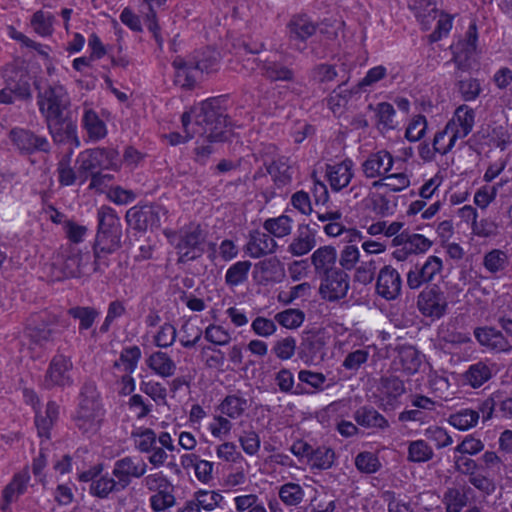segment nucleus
<instances>
[{"instance_id":"1","label":"nucleus","mask_w":512,"mask_h":512,"mask_svg":"<svg viewBox=\"0 0 512 512\" xmlns=\"http://www.w3.org/2000/svg\"><path fill=\"white\" fill-rule=\"evenodd\" d=\"M187 138L199 136L195 147V160L204 164L212 154L214 142L226 141L229 136L226 116L223 115L220 100L210 98L185 111L181 117Z\"/></svg>"},{"instance_id":"2","label":"nucleus","mask_w":512,"mask_h":512,"mask_svg":"<svg viewBox=\"0 0 512 512\" xmlns=\"http://www.w3.org/2000/svg\"><path fill=\"white\" fill-rule=\"evenodd\" d=\"M37 104L55 142H63L65 137H75L76 125L73 123L66 124L65 135L61 132L63 113L70 105L69 95L63 85L53 84L40 92Z\"/></svg>"},{"instance_id":"3","label":"nucleus","mask_w":512,"mask_h":512,"mask_svg":"<svg viewBox=\"0 0 512 512\" xmlns=\"http://www.w3.org/2000/svg\"><path fill=\"white\" fill-rule=\"evenodd\" d=\"M131 439L138 452L148 454V463L156 469L165 465L168 452L176 450L171 434L166 431L157 434L151 428L138 427L132 430Z\"/></svg>"},{"instance_id":"4","label":"nucleus","mask_w":512,"mask_h":512,"mask_svg":"<svg viewBox=\"0 0 512 512\" xmlns=\"http://www.w3.org/2000/svg\"><path fill=\"white\" fill-rule=\"evenodd\" d=\"M104 414L105 411L96 387L92 384H85L81 388L78 406L73 415L75 426L83 434L93 435L99 431Z\"/></svg>"},{"instance_id":"5","label":"nucleus","mask_w":512,"mask_h":512,"mask_svg":"<svg viewBox=\"0 0 512 512\" xmlns=\"http://www.w3.org/2000/svg\"><path fill=\"white\" fill-rule=\"evenodd\" d=\"M433 241L419 233L404 230L400 236L391 240L394 248L392 258L397 262H404L413 255L424 254L430 250Z\"/></svg>"},{"instance_id":"6","label":"nucleus","mask_w":512,"mask_h":512,"mask_svg":"<svg viewBox=\"0 0 512 512\" xmlns=\"http://www.w3.org/2000/svg\"><path fill=\"white\" fill-rule=\"evenodd\" d=\"M205 236L200 225L191 223L182 228L178 236L171 238V242L175 243L177 254L181 262H187L196 259L202 254V244Z\"/></svg>"},{"instance_id":"7","label":"nucleus","mask_w":512,"mask_h":512,"mask_svg":"<svg viewBox=\"0 0 512 512\" xmlns=\"http://www.w3.org/2000/svg\"><path fill=\"white\" fill-rule=\"evenodd\" d=\"M417 307L423 316L438 320L448 310L449 296L439 286L432 285L418 295Z\"/></svg>"},{"instance_id":"8","label":"nucleus","mask_w":512,"mask_h":512,"mask_svg":"<svg viewBox=\"0 0 512 512\" xmlns=\"http://www.w3.org/2000/svg\"><path fill=\"white\" fill-rule=\"evenodd\" d=\"M405 393V385L397 377L381 378L373 393L374 403L384 412L394 411L400 405V398Z\"/></svg>"},{"instance_id":"9","label":"nucleus","mask_w":512,"mask_h":512,"mask_svg":"<svg viewBox=\"0 0 512 512\" xmlns=\"http://www.w3.org/2000/svg\"><path fill=\"white\" fill-rule=\"evenodd\" d=\"M73 362L69 356L64 354L55 355L47 368L44 377L46 388H66L74 385Z\"/></svg>"},{"instance_id":"10","label":"nucleus","mask_w":512,"mask_h":512,"mask_svg":"<svg viewBox=\"0 0 512 512\" xmlns=\"http://www.w3.org/2000/svg\"><path fill=\"white\" fill-rule=\"evenodd\" d=\"M391 152L386 149H380L369 153L361 162L360 170L364 178L368 180H379L398 163Z\"/></svg>"},{"instance_id":"11","label":"nucleus","mask_w":512,"mask_h":512,"mask_svg":"<svg viewBox=\"0 0 512 512\" xmlns=\"http://www.w3.org/2000/svg\"><path fill=\"white\" fill-rule=\"evenodd\" d=\"M80 480L83 482H91L90 493L99 498H106L113 492L123 490L119 480H115L114 476L109 473H103L100 466L86 471L80 475Z\"/></svg>"},{"instance_id":"12","label":"nucleus","mask_w":512,"mask_h":512,"mask_svg":"<svg viewBox=\"0 0 512 512\" xmlns=\"http://www.w3.org/2000/svg\"><path fill=\"white\" fill-rule=\"evenodd\" d=\"M167 215V210L160 205H146L137 209L133 207L127 211L126 219L130 226L138 230L158 227L161 219Z\"/></svg>"},{"instance_id":"13","label":"nucleus","mask_w":512,"mask_h":512,"mask_svg":"<svg viewBox=\"0 0 512 512\" xmlns=\"http://www.w3.org/2000/svg\"><path fill=\"white\" fill-rule=\"evenodd\" d=\"M148 464L138 456H125L114 463L112 475L126 488L132 478H141L146 474Z\"/></svg>"},{"instance_id":"14","label":"nucleus","mask_w":512,"mask_h":512,"mask_svg":"<svg viewBox=\"0 0 512 512\" xmlns=\"http://www.w3.org/2000/svg\"><path fill=\"white\" fill-rule=\"evenodd\" d=\"M443 268V261L440 257L431 255L421 266H415L407 273V285L410 289H418L428 283L440 273Z\"/></svg>"},{"instance_id":"15","label":"nucleus","mask_w":512,"mask_h":512,"mask_svg":"<svg viewBox=\"0 0 512 512\" xmlns=\"http://www.w3.org/2000/svg\"><path fill=\"white\" fill-rule=\"evenodd\" d=\"M354 174V163L351 159L327 164L325 168V178L334 192H339L348 187Z\"/></svg>"},{"instance_id":"16","label":"nucleus","mask_w":512,"mask_h":512,"mask_svg":"<svg viewBox=\"0 0 512 512\" xmlns=\"http://www.w3.org/2000/svg\"><path fill=\"white\" fill-rule=\"evenodd\" d=\"M349 289V276L342 270L324 275L319 292L328 301L339 300L346 296Z\"/></svg>"},{"instance_id":"17","label":"nucleus","mask_w":512,"mask_h":512,"mask_svg":"<svg viewBox=\"0 0 512 512\" xmlns=\"http://www.w3.org/2000/svg\"><path fill=\"white\" fill-rule=\"evenodd\" d=\"M277 247V242L266 231L253 230L249 232L244 251L250 258L258 259L273 254Z\"/></svg>"},{"instance_id":"18","label":"nucleus","mask_w":512,"mask_h":512,"mask_svg":"<svg viewBox=\"0 0 512 512\" xmlns=\"http://www.w3.org/2000/svg\"><path fill=\"white\" fill-rule=\"evenodd\" d=\"M402 280L399 272L391 265H385L378 273L376 291L386 300L395 299L401 292Z\"/></svg>"},{"instance_id":"19","label":"nucleus","mask_w":512,"mask_h":512,"mask_svg":"<svg viewBox=\"0 0 512 512\" xmlns=\"http://www.w3.org/2000/svg\"><path fill=\"white\" fill-rule=\"evenodd\" d=\"M412 177L411 170L396 167L395 171L390 170L382 179L372 181L371 188L376 190L386 188L390 192L399 193L411 186Z\"/></svg>"},{"instance_id":"20","label":"nucleus","mask_w":512,"mask_h":512,"mask_svg":"<svg viewBox=\"0 0 512 512\" xmlns=\"http://www.w3.org/2000/svg\"><path fill=\"white\" fill-rule=\"evenodd\" d=\"M10 139L23 152L31 153L36 150L47 152L50 149L49 142L45 137L37 136L23 128L12 129Z\"/></svg>"},{"instance_id":"21","label":"nucleus","mask_w":512,"mask_h":512,"mask_svg":"<svg viewBox=\"0 0 512 512\" xmlns=\"http://www.w3.org/2000/svg\"><path fill=\"white\" fill-rule=\"evenodd\" d=\"M475 116V111L471 107L460 105L446 125L452 129V132L459 139H464L473 130Z\"/></svg>"},{"instance_id":"22","label":"nucleus","mask_w":512,"mask_h":512,"mask_svg":"<svg viewBox=\"0 0 512 512\" xmlns=\"http://www.w3.org/2000/svg\"><path fill=\"white\" fill-rule=\"evenodd\" d=\"M474 336L483 347L495 352H509L512 344L503 334L492 327H478L474 330Z\"/></svg>"},{"instance_id":"23","label":"nucleus","mask_w":512,"mask_h":512,"mask_svg":"<svg viewBox=\"0 0 512 512\" xmlns=\"http://www.w3.org/2000/svg\"><path fill=\"white\" fill-rule=\"evenodd\" d=\"M316 231L308 225H301L287 246V251L295 257L308 254L316 246Z\"/></svg>"},{"instance_id":"24","label":"nucleus","mask_w":512,"mask_h":512,"mask_svg":"<svg viewBox=\"0 0 512 512\" xmlns=\"http://www.w3.org/2000/svg\"><path fill=\"white\" fill-rule=\"evenodd\" d=\"M337 251L335 247L326 245L316 249L311 255V263L317 275H327L339 270L336 267Z\"/></svg>"},{"instance_id":"25","label":"nucleus","mask_w":512,"mask_h":512,"mask_svg":"<svg viewBox=\"0 0 512 512\" xmlns=\"http://www.w3.org/2000/svg\"><path fill=\"white\" fill-rule=\"evenodd\" d=\"M172 65L175 70V84L182 88H192L201 73L194 60L186 61L177 57L173 60Z\"/></svg>"},{"instance_id":"26","label":"nucleus","mask_w":512,"mask_h":512,"mask_svg":"<svg viewBox=\"0 0 512 512\" xmlns=\"http://www.w3.org/2000/svg\"><path fill=\"white\" fill-rule=\"evenodd\" d=\"M374 190L370 187V191L363 199L364 207L380 218L392 216L395 213L396 204L392 203L386 194Z\"/></svg>"},{"instance_id":"27","label":"nucleus","mask_w":512,"mask_h":512,"mask_svg":"<svg viewBox=\"0 0 512 512\" xmlns=\"http://www.w3.org/2000/svg\"><path fill=\"white\" fill-rule=\"evenodd\" d=\"M121 231L119 232H97L96 242L94 246V265L93 272L101 271L99 264L100 253H112L120 247Z\"/></svg>"},{"instance_id":"28","label":"nucleus","mask_w":512,"mask_h":512,"mask_svg":"<svg viewBox=\"0 0 512 512\" xmlns=\"http://www.w3.org/2000/svg\"><path fill=\"white\" fill-rule=\"evenodd\" d=\"M91 257L89 254L75 253L68 256L61 266V276H56V279L61 278H77L89 273L87 268L90 264Z\"/></svg>"},{"instance_id":"29","label":"nucleus","mask_w":512,"mask_h":512,"mask_svg":"<svg viewBox=\"0 0 512 512\" xmlns=\"http://www.w3.org/2000/svg\"><path fill=\"white\" fill-rule=\"evenodd\" d=\"M356 423L366 429L383 431L389 427L388 420L375 408L362 406L354 413Z\"/></svg>"},{"instance_id":"30","label":"nucleus","mask_w":512,"mask_h":512,"mask_svg":"<svg viewBox=\"0 0 512 512\" xmlns=\"http://www.w3.org/2000/svg\"><path fill=\"white\" fill-rule=\"evenodd\" d=\"M248 409V400L237 394L227 395L217 406V411L231 422L238 420Z\"/></svg>"},{"instance_id":"31","label":"nucleus","mask_w":512,"mask_h":512,"mask_svg":"<svg viewBox=\"0 0 512 512\" xmlns=\"http://www.w3.org/2000/svg\"><path fill=\"white\" fill-rule=\"evenodd\" d=\"M145 362L154 374L162 378L172 377L177 369L175 361L162 351L153 352Z\"/></svg>"},{"instance_id":"32","label":"nucleus","mask_w":512,"mask_h":512,"mask_svg":"<svg viewBox=\"0 0 512 512\" xmlns=\"http://www.w3.org/2000/svg\"><path fill=\"white\" fill-rule=\"evenodd\" d=\"M82 125L92 141H99L107 135L106 124L87 104L84 105Z\"/></svg>"},{"instance_id":"33","label":"nucleus","mask_w":512,"mask_h":512,"mask_svg":"<svg viewBox=\"0 0 512 512\" xmlns=\"http://www.w3.org/2000/svg\"><path fill=\"white\" fill-rule=\"evenodd\" d=\"M30 481V474L27 469L16 473L9 484L6 485L2 492L4 500L3 509H6L13 501L20 495L25 493L28 483Z\"/></svg>"},{"instance_id":"34","label":"nucleus","mask_w":512,"mask_h":512,"mask_svg":"<svg viewBox=\"0 0 512 512\" xmlns=\"http://www.w3.org/2000/svg\"><path fill=\"white\" fill-rule=\"evenodd\" d=\"M316 32V24L306 15L294 16L288 24L291 41L304 42Z\"/></svg>"},{"instance_id":"35","label":"nucleus","mask_w":512,"mask_h":512,"mask_svg":"<svg viewBox=\"0 0 512 512\" xmlns=\"http://www.w3.org/2000/svg\"><path fill=\"white\" fill-rule=\"evenodd\" d=\"M422 363L419 352L412 346H403L399 349L395 364L407 374L416 373Z\"/></svg>"},{"instance_id":"36","label":"nucleus","mask_w":512,"mask_h":512,"mask_svg":"<svg viewBox=\"0 0 512 512\" xmlns=\"http://www.w3.org/2000/svg\"><path fill=\"white\" fill-rule=\"evenodd\" d=\"M258 67L262 74L271 81H292L294 79L293 70L277 61L266 59L260 61Z\"/></svg>"},{"instance_id":"37","label":"nucleus","mask_w":512,"mask_h":512,"mask_svg":"<svg viewBox=\"0 0 512 512\" xmlns=\"http://www.w3.org/2000/svg\"><path fill=\"white\" fill-rule=\"evenodd\" d=\"M409 7L414 11L424 29H428L431 22L437 17L436 0H409Z\"/></svg>"},{"instance_id":"38","label":"nucleus","mask_w":512,"mask_h":512,"mask_svg":"<svg viewBox=\"0 0 512 512\" xmlns=\"http://www.w3.org/2000/svg\"><path fill=\"white\" fill-rule=\"evenodd\" d=\"M353 91L346 88L345 84L338 85L326 98L327 106L336 116L342 115L347 109Z\"/></svg>"},{"instance_id":"39","label":"nucleus","mask_w":512,"mask_h":512,"mask_svg":"<svg viewBox=\"0 0 512 512\" xmlns=\"http://www.w3.org/2000/svg\"><path fill=\"white\" fill-rule=\"evenodd\" d=\"M376 124L381 132L393 130L397 127L396 110L388 102L378 103L375 108Z\"/></svg>"},{"instance_id":"40","label":"nucleus","mask_w":512,"mask_h":512,"mask_svg":"<svg viewBox=\"0 0 512 512\" xmlns=\"http://www.w3.org/2000/svg\"><path fill=\"white\" fill-rule=\"evenodd\" d=\"M434 450L424 439L409 441L407 444V460L412 463H425L432 460Z\"/></svg>"},{"instance_id":"41","label":"nucleus","mask_w":512,"mask_h":512,"mask_svg":"<svg viewBox=\"0 0 512 512\" xmlns=\"http://www.w3.org/2000/svg\"><path fill=\"white\" fill-rule=\"evenodd\" d=\"M193 501L200 510L211 512L221 506L224 497L216 490L199 489L194 492Z\"/></svg>"},{"instance_id":"42","label":"nucleus","mask_w":512,"mask_h":512,"mask_svg":"<svg viewBox=\"0 0 512 512\" xmlns=\"http://www.w3.org/2000/svg\"><path fill=\"white\" fill-rule=\"evenodd\" d=\"M54 23V15L44 10L36 11L30 19V25L33 31L41 37H48L53 34Z\"/></svg>"},{"instance_id":"43","label":"nucleus","mask_w":512,"mask_h":512,"mask_svg":"<svg viewBox=\"0 0 512 512\" xmlns=\"http://www.w3.org/2000/svg\"><path fill=\"white\" fill-rule=\"evenodd\" d=\"M469 490L465 486L448 488L443 497L446 512H460L467 504Z\"/></svg>"},{"instance_id":"44","label":"nucleus","mask_w":512,"mask_h":512,"mask_svg":"<svg viewBox=\"0 0 512 512\" xmlns=\"http://www.w3.org/2000/svg\"><path fill=\"white\" fill-rule=\"evenodd\" d=\"M479 421V411L465 408L451 414L448 423L460 431L469 430L477 425Z\"/></svg>"},{"instance_id":"45","label":"nucleus","mask_w":512,"mask_h":512,"mask_svg":"<svg viewBox=\"0 0 512 512\" xmlns=\"http://www.w3.org/2000/svg\"><path fill=\"white\" fill-rule=\"evenodd\" d=\"M292 224L293 220L289 216L280 215L266 219L263 223V228L270 236L283 238L291 233Z\"/></svg>"},{"instance_id":"46","label":"nucleus","mask_w":512,"mask_h":512,"mask_svg":"<svg viewBox=\"0 0 512 512\" xmlns=\"http://www.w3.org/2000/svg\"><path fill=\"white\" fill-rule=\"evenodd\" d=\"M204 339L216 346H227L232 341V332L221 324L211 323L203 331Z\"/></svg>"},{"instance_id":"47","label":"nucleus","mask_w":512,"mask_h":512,"mask_svg":"<svg viewBox=\"0 0 512 512\" xmlns=\"http://www.w3.org/2000/svg\"><path fill=\"white\" fill-rule=\"evenodd\" d=\"M91 149L80 152L75 161V169H78L80 176V185L84 184L91 174L99 169Z\"/></svg>"},{"instance_id":"48","label":"nucleus","mask_w":512,"mask_h":512,"mask_svg":"<svg viewBox=\"0 0 512 512\" xmlns=\"http://www.w3.org/2000/svg\"><path fill=\"white\" fill-rule=\"evenodd\" d=\"M252 263L248 260L237 261L225 273V282L228 286L236 287L248 279Z\"/></svg>"},{"instance_id":"49","label":"nucleus","mask_w":512,"mask_h":512,"mask_svg":"<svg viewBox=\"0 0 512 512\" xmlns=\"http://www.w3.org/2000/svg\"><path fill=\"white\" fill-rule=\"evenodd\" d=\"M335 460V452L332 448L320 446L312 449L308 464L313 469L327 470L331 468Z\"/></svg>"},{"instance_id":"50","label":"nucleus","mask_w":512,"mask_h":512,"mask_svg":"<svg viewBox=\"0 0 512 512\" xmlns=\"http://www.w3.org/2000/svg\"><path fill=\"white\" fill-rule=\"evenodd\" d=\"M491 376V368L483 362H477L471 365L464 374L466 382L473 388L482 386Z\"/></svg>"},{"instance_id":"51","label":"nucleus","mask_w":512,"mask_h":512,"mask_svg":"<svg viewBox=\"0 0 512 512\" xmlns=\"http://www.w3.org/2000/svg\"><path fill=\"white\" fill-rule=\"evenodd\" d=\"M255 270L263 274L261 281L264 282H278L284 275L281 263L274 258L260 261L256 264Z\"/></svg>"},{"instance_id":"52","label":"nucleus","mask_w":512,"mask_h":512,"mask_svg":"<svg viewBox=\"0 0 512 512\" xmlns=\"http://www.w3.org/2000/svg\"><path fill=\"white\" fill-rule=\"evenodd\" d=\"M232 429L233 423L219 412L207 424V430L211 436L220 441L226 440L230 436Z\"/></svg>"},{"instance_id":"53","label":"nucleus","mask_w":512,"mask_h":512,"mask_svg":"<svg viewBox=\"0 0 512 512\" xmlns=\"http://www.w3.org/2000/svg\"><path fill=\"white\" fill-rule=\"evenodd\" d=\"M98 232L121 231L120 219L114 209L102 206L98 209Z\"/></svg>"},{"instance_id":"54","label":"nucleus","mask_w":512,"mask_h":512,"mask_svg":"<svg viewBox=\"0 0 512 512\" xmlns=\"http://www.w3.org/2000/svg\"><path fill=\"white\" fill-rule=\"evenodd\" d=\"M460 140L447 125L442 131L435 134L433 139V150L435 153L445 155L452 150L456 142Z\"/></svg>"},{"instance_id":"55","label":"nucleus","mask_w":512,"mask_h":512,"mask_svg":"<svg viewBox=\"0 0 512 512\" xmlns=\"http://www.w3.org/2000/svg\"><path fill=\"white\" fill-rule=\"evenodd\" d=\"M141 355L142 353L138 346L127 347L122 350L119 359L115 362V366L125 373L131 374L137 368Z\"/></svg>"},{"instance_id":"56","label":"nucleus","mask_w":512,"mask_h":512,"mask_svg":"<svg viewBox=\"0 0 512 512\" xmlns=\"http://www.w3.org/2000/svg\"><path fill=\"white\" fill-rule=\"evenodd\" d=\"M274 320L282 327L293 330L299 328L303 324L305 320V313L300 309L288 308L278 312L275 315Z\"/></svg>"},{"instance_id":"57","label":"nucleus","mask_w":512,"mask_h":512,"mask_svg":"<svg viewBox=\"0 0 512 512\" xmlns=\"http://www.w3.org/2000/svg\"><path fill=\"white\" fill-rule=\"evenodd\" d=\"M305 497L302 486L298 483H285L279 489V498L287 506L299 505Z\"/></svg>"},{"instance_id":"58","label":"nucleus","mask_w":512,"mask_h":512,"mask_svg":"<svg viewBox=\"0 0 512 512\" xmlns=\"http://www.w3.org/2000/svg\"><path fill=\"white\" fill-rule=\"evenodd\" d=\"M275 382L279 387V390L283 393H292L296 395L309 394L310 391H306L301 385H297L294 388V376L293 373L286 368L279 370L275 375Z\"/></svg>"},{"instance_id":"59","label":"nucleus","mask_w":512,"mask_h":512,"mask_svg":"<svg viewBox=\"0 0 512 512\" xmlns=\"http://www.w3.org/2000/svg\"><path fill=\"white\" fill-rule=\"evenodd\" d=\"M483 265L492 274L501 272L508 265V256L500 249H493L484 255Z\"/></svg>"},{"instance_id":"60","label":"nucleus","mask_w":512,"mask_h":512,"mask_svg":"<svg viewBox=\"0 0 512 512\" xmlns=\"http://www.w3.org/2000/svg\"><path fill=\"white\" fill-rule=\"evenodd\" d=\"M140 391L149 396L156 405L167 404V389L160 382L154 380L142 381Z\"/></svg>"},{"instance_id":"61","label":"nucleus","mask_w":512,"mask_h":512,"mask_svg":"<svg viewBox=\"0 0 512 512\" xmlns=\"http://www.w3.org/2000/svg\"><path fill=\"white\" fill-rule=\"evenodd\" d=\"M200 355L208 368L223 371L226 360L223 351L216 347L205 346L201 349Z\"/></svg>"},{"instance_id":"62","label":"nucleus","mask_w":512,"mask_h":512,"mask_svg":"<svg viewBox=\"0 0 512 512\" xmlns=\"http://www.w3.org/2000/svg\"><path fill=\"white\" fill-rule=\"evenodd\" d=\"M427 128L428 123L426 117L416 115L409 121L405 131V137L410 142H417L425 136Z\"/></svg>"},{"instance_id":"63","label":"nucleus","mask_w":512,"mask_h":512,"mask_svg":"<svg viewBox=\"0 0 512 512\" xmlns=\"http://www.w3.org/2000/svg\"><path fill=\"white\" fill-rule=\"evenodd\" d=\"M269 174L278 187H284L291 183L293 171L286 162L279 160L270 166Z\"/></svg>"},{"instance_id":"64","label":"nucleus","mask_w":512,"mask_h":512,"mask_svg":"<svg viewBox=\"0 0 512 512\" xmlns=\"http://www.w3.org/2000/svg\"><path fill=\"white\" fill-rule=\"evenodd\" d=\"M424 436L427 440L433 442L437 449L450 446L453 443L452 437L443 427L432 425L424 430Z\"/></svg>"}]
</instances>
